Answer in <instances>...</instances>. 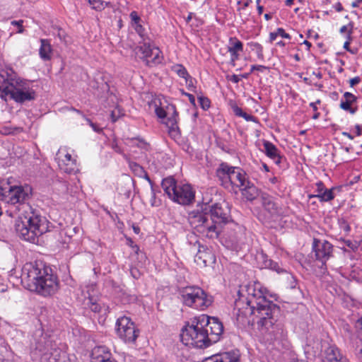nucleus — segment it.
I'll list each match as a JSON object with an SVG mask.
<instances>
[{"label":"nucleus","mask_w":362,"mask_h":362,"mask_svg":"<svg viewBox=\"0 0 362 362\" xmlns=\"http://www.w3.org/2000/svg\"><path fill=\"white\" fill-rule=\"evenodd\" d=\"M88 2L95 10L104 9L107 4L103 0H88Z\"/></svg>","instance_id":"obj_33"},{"label":"nucleus","mask_w":362,"mask_h":362,"mask_svg":"<svg viewBox=\"0 0 362 362\" xmlns=\"http://www.w3.org/2000/svg\"><path fill=\"white\" fill-rule=\"evenodd\" d=\"M356 135L360 136L361 134V127L358 124H357V125H356Z\"/></svg>","instance_id":"obj_63"},{"label":"nucleus","mask_w":362,"mask_h":362,"mask_svg":"<svg viewBox=\"0 0 362 362\" xmlns=\"http://www.w3.org/2000/svg\"><path fill=\"white\" fill-rule=\"evenodd\" d=\"M223 332V326L217 317L202 314L182 328L180 339L185 346L202 349L217 342Z\"/></svg>","instance_id":"obj_2"},{"label":"nucleus","mask_w":362,"mask_h":362,"mask_svg":"<svg viewBox=\"0 0 362 362\" xmlns=\"http://www.w3.org/2000/svg\"><path fill=\"white\" fill-rule=\"evenodd\" d=\"M279 36L277 35V31L275 33H271L269 35V39L271 42L274 41L276 39V37Z\"/></svg>","instance_id":"obj_60"},{"label":"nucleus","mask_w":362,"mask_h":362,"mask_svg":"<svg viewBox=\"0 0 362 362\" xmlns=\"http://www.w3.org/2000/svg\"><path fill=\"white\" fill-rule=\"evenodd\" d=\"M313 251L315 253V259L321 263L319 267L325 273L327 271V262L332 256L333 246L327 240L321 241L314 238L313 243Z\"/></svg>","instance_id":"obj_9"},{"label":"nucleus","mask_w":362,"mask_h":362,"mask_svg":"<svg viewBox=\"0 0 362 362\" xmlns=\"http://www.w3.org/2000/svg\"><path fill=\"white\" fill-rule=\"evenodd\" d=\"M334 8L337 12H341L343 11L344 8L340 2H337L334 6Z\"/></svg>","instance_id":"obj_58"},{"label":"nucleus","mask_w":362,"mask_h":362,"mask_svg":"<svg viewBox=\"0 0 362 362\" xmlns=\"http://www.w3.org/2000/svg\"><path fill=\"white\" fill-rule=\"evenodd\" d=\"M135 326L132 320L126 316L119 317L116 322V331L117 335L119 337V331L127 329L128 328Z\"/></svg>","instance_id":"obj_29"},{"label":"nucleus","mask_w":362,"mask_h":362,"mask_svg":"<svg viewBox=\"0 0 362 362\" xmlns=\"http://www.w3.org/2000/svg\"><path fill=\"white\" fill-rule=\"evenodd\" d=\"M85 305L88 306L93 313H100L101 310L100 304H99L97 300L93 297H89L87 299V301L85 303Z\"/></svg>","instance_id":"obj_32"},{"label":"nucleus","mask_w":362,"mask_h":362,"mask_svg":"<svg viewBox=\"0 0 362 362\" xmlns=\"http://www.w3.org/2000/svg\"><path fill=\"white\" fill-rule=\"evenodd\" d=\"M132 229H133L134 232L136 234H139V232H140V228H139V226H134V225H133V226H132Z\"/></svg>","instance_id":"obj_62"},{"label":"nucleus","mask_w":362,"mask_h":362,"mask_svg":"<svg viewBox=\"0 0 362 362\" xmlns=\"http://www.w3.org/2000/svg\"><path fill=\"white\" fill-rule=\"evenodd\" d=\"M226 78L228 81H231L235 83H238L240 81V76L239 75H235V74L227 75Z\"/></svg>","instance_id":"obj_43"},{"label":"nucleus","mask_w":362,"mask_h":362,"mask_svg":"<svg viewBox=\"0 0 362 362\" xmlns=\"http://www.w3.org/2000/svg\"><path fill=\"white\" fill-rule=\"evenodd\" d=\"M151 205L156 206V205H157L156 203V193L154 192L153 185H151Z\"/></svg>","instance_id":"obj_52"},{"label":"nucleus","mask_w":362,"mask_h":362,"mask_svg":"<svg viewBox=\"0 0 362 362\" xmlns=\"http://www.w3.org/2000/svg\"><path fill=\"white\" fill-rule=\"evenodd\" d=\"M139 336V330L135 326L127 329L119 331V338L126 343H133Z\"/></svg>","instance_id":"obj_26"},{"label":"nucleus","mask_w":362,"mask_h":362,"mask_svg":"<svg viewBox=\"0 0 362 362\" xmlns=\"http://www.w3.org/2000/svg\"><path fill=\"white\" fill-rule=\"evenodd\" d=\"M129 142H133L135 140H138L139 141V144H136V146L141 148H144V149H146L147 150L148 149V144L146 142H144L142 139H127Z\"/></svg>","instance_id":"obj_39"},{"label":"nucleus","mask_w":362,"mask_h":362,"mask_svg":"<svg viewBox=\"0 0 362 362\" xmlns=\"http://www.w3.org/2000/svg\"><path fill=\"white\" fill-rule=\"evenodd\" d=\"M196 80L190 75L185 79V83L189 90H193L195 87Z\"/></svg>","instance_id":"obj_37"},{"label":"nucleus","mask_w":362,"mask_h":362,"mask_svg":"<svg viewBox=\"0 0 362 362\" xmlns=\"http://www.w3.org/2000/svg\"><path fill=\"white\" fill-rule=\"evenodd\" d=\"M129 166L132 171V173L139 177H144L145 178L151 185H152V181L150 179L149 176L148 175L147 173L145 171L144 168L141 166L139 164L135 163V162H129Z\"/></svg>","instance_id":"obj_27"},{"label":"nucleus","mask_w":362,"mask_h":362,"mask_svg":"<svg viewBox=\"0 0 362 362\" xmlns=\"http://www.w3.org/2000/svg\"><path fill=\"white\" fill-rule=\"evenodd\" d=\"M338 224L339 228L344 230L346 233H348L351 230V227L348 221L344 218H340L338 219Z\"/></svg>","instance_id":"obj_34"},{"label":"nucleus","mask_w":362,"mask_h":362,"mask_svg":"<svg viewBox=\"0 0 362 362\" xmlns=\"http://www.w3.org/2000/svg\"><path fill=\"white\" fill-rule=\"evenodd\" d=\"M344 100L342 99L340 103V107L350 112L351 115L355 114L358 108L357 107H352L353 104L356 102L357 98L349 92H346L344 94Z\"/></svg>","instance_id":"obj_19"},{"label":"nucleus","mask_w":362,"mask_h":362,"mask_svg":"<svg viewBox=\"0 0 362 362\" xmlns=\"http://www.w3.org/2000/svg\"><path fill=\"white\" fill-rule=\"evenodd\" d=\"M112 354L105 346H95L91 352V362H106L111 359Z\"/></svg>","instance_id":"obj_18"},{"label":"nucleus","mask_w":362,"mask_h":362,"mask_svg":"<svg viewBox=\"0 0 362 362\" xmlns=\"http://www.w3.org/2000/svg\"><path fill=\"white\" fill-rule=\"evenodd\" d=\"M139 51L142 54L145 65L148 66H156L161 64L163 56L160 55L161 52L158 47H151L147 42L138 47Z\"/></svg>","instance_id":"obj_11"},{"label":"nucleus","mask_w":362,"mask_h":362,"mask_svg":"<svg viewBox=\"0 0 362 362\" xmlns=\"http://www.w3.org/2000/svg\"><path fill=\"white\" fill-rule=\"evenodd\" d=\"M231 178L230 180V185H235L240 189L249 185V179L247 173L241 168L233 167Z\"/></svg>","instance_id":"obj_15"},{"label":"nucleus","mask_w":362,"mask_h":362,"mask_svg":"<svg viewBox=\"0 0 362 362\" xmlns=\"http://www.w3.org/2000/svg\"><path fill=\"white\" fill-rule=\"evenodd\" d=\"M309 76H313L315 78V81H316V79H320L322 77V74L320 71H313L312 74H310Z\"/></svg>","instance_id":"obj_51"},{"label":"nucleus","mask_w":362,"mask_h":362,"mask_svg":"<svg viewBox=\"0 0 362 362\" xmlns=\"http://www.w3.org/2000/svg\"><path fill=\"white\" fill-rule=\"evenodd\" d=\"M350 25H351L353 26V25L351 23H349L348 25H344L342 26L341 28H340V33H346L347 32L349 33V29L351 28V26Z\"/></svg>","instance_id":"obj_55"},{"label":"nucleus","mask_w":362,"mask_h":362,"mask_svg":"<svg viewBox=\"0 0 362 362\" xmlns=\"http://www.w3.org/2000/svg\"><path fill=\"white\" fill-rule=\"evenodd\" d=\"M156 115L161 119L167 118L165 124L169 129V133L171 135H177L179 132L177 125L178 113L174 105H170L165 111L160 107H156L155 110Z\"/></svg>","instance_id":"obj_10"},{"label":"nucleus","mask_w":362,"mask_h":362,"mask_svg":"<svg viewBox=\"0 0 362 362\" xmlns=\"http://www.w3.org/2000/svg\"><path fill=\"white\" fill-rule=\"evenodd\" d=\"M231 108L236 116L243 117L244 112L235 103H231Z\"/></svg>","instance_id":"obj_38"},{"label":"nucleus","mask_w":362,"mask_h":362,"mask_svg":"<svg viewBox=\"0 0 362 362\" xmlns=\"http://www.w3.org/2000/svg\"><path fill=\"white\" fill-rule=\"evenodd\" d=\"M240 190L243 196L248 201H253L259 195L258 189L250 181L249 182V185H245V186L242 187Z\"/></svg>","instance_id":"obj_25"},{"label":"nucleus","mask_w":362,"mask_h":362,"mask_svg":"<svg viewBox=\"0 0 362 362\" xmlns=\"http://www.w3.org/2000/svg\"><path fill=\"white\" fill-rule=\"evenodd\" d=\"M41 46L39 50L40 56L45 60L49 59L52 53V47L48 40L41 39Z\"/></svg>","instance_id":"obj_30"},{"label":"nucleus","mask_w":362,"mask_h":362,"mask_svg":"<svg viewBox=\"0 0 362 362\" xmlns=\"http://www.w3.org/2000/svg\"><path fill=\"white\" fill-rule=\"evenodd\" d=\"M312 85H314L315 86H316L318 88V90H321L322 89V88H323V84L322 83H318L316 82V81H314V83H313Z\"/></svg>","instance_id":"obj_61"},{"label":"nucleus","mask_w":362,"mask_h":362,"mask_svg":"<svg viewBox=\"0 0 362 362\" xmlns=\"http://www.w3.org/2000/svg\"><path fill=\"white\" fill-rule=\"evenodd\" d=\"M198 100L200 106L203 110H207L210 107V100L208 98L204 96H199Z\"/></svg>","instance_id":"obj_35"},{"label":"nucleus","mask_w":362,"mask_h":362,"mask_svg":"<svg viewBox=\"0 0 362 362\" xmlns=\"http://www.w3.org/2000/svg\"><path fill=\"white\" fill-rule=\"evenodd\" d=\"M131 274L134 279H138L140 275L139 272L136 269H132Z\"/></svg>","instance_id":"obj_57"},{"label":"nucleus","mask_w":362,"mask_h":362,"mask_svg":"<svg viewBox=\"0 0 362 362\" xmlns=\"http://www.w3.org/2000/svg\"><path fill=\"white\" fill-rule=\"evenodd\" d=\"M30 189L24 188L22 186H7L0 187V200L10 204L23 203L28 199Z\"/></svg>","instance_id":"obj_8"},{"label":"nucleus","mask_w":362,"mask_h":362,"mask_svg":"<svg viewBox=\"0 0 362 362\" xmlns=\"http://www.w3.org/2000/svg\"><path fill=\"white\" fill-rule=\"evenodd\" d=\"M334 188L329 189H325V191L320 194V195H310L309 197H317L321 202H329L334 198L333 190Z\"/></svg>","instance_id":"obj_31"},{"label":"nucleus","mask_w":362,"mask_h":362,"mask_svg":"<svg viewBox=\"0 0 362 362\" xmlns=\"http://www.w3.org/2000/svg\"><path fill=\"white\" fill-rule=\"evenodd\" d=\"M234 310L238 317L255 315L263 340L272 348L281 350L287 346L286 333L277 322L280 308L267 299L259 284L247 288L245 303L241 299L235 301Z\"/></svg>","instance_id":"obj_1"},{"label":"nucleus","mask_w":362,"mask_h":362,"mask_svg":"<svg viewBox=\"0 0 362 362\" xmlns=\"http://www.w3.org/2000/svg\"><path fill=\"white\" fill-rule=\"evenodd\" d=\"M24 212L16 220L15 229L23 240L35 243L38 237L48 231V221L40 211L29 204L23 206Z\"/></svg>","instance_id":"obj_4"},{"label":"nucleus","mask_w":362,"mask_h":362,"mask_svg":"<svg viewBox=\"0 0 362 362\" xmlns=\"http://www.w3.org/2000/svg\"><path fill=\"white\" fill-rule=\"evenodd\" d=\"M161 186L164 192L169 197V198L172 199L173 195H175V192H176V189L178 186L177 185L175 180L172 177H166L161 182Z\"/></svg>","instance_id":"obj_23"},{"label":"nucleus","mask_w":362,"mask_h":362,"mask_svg":"<svg viewBox=\"0 0 362 362\" xmlns=\"http://www.w3.org/2000/svg\"><path fill=\"white\" fill-rule=\"evenodd\" d=\"M257 11H258V14L259 15H261L263 12V6H260V5H258L257 6Z\"/></svg>","instance_id":"obj_64"},{"label":"nucleus","mask_w":362,"mask_h":362,"mask_svg":"<svg viewBox=\"0 0 362 362\" xmlns=\"http://www.w3.org/2000/svg\"><path fill=\"white\" fill-rule=\"evenodd\" d=\"M172 200L182 205L192 204L194 200V192L190 185H178Z\"/></svg>","instance_id":"obj_12"},{"label":"nucleus","mask_w":362,"mask_h":362,"mask_svg":"<svg viewBox=\"0 0 362 362\" xmlns=\"http://www.w3.org/2000/svg\"><path fill=\"white\" fill-rule=\"evenodd\" d=\"M303 80L308 85H312L315 81V78L312 76H305Z\"/></svg>","instance_id":"obj_49"},{"label":"nucleus","mask_w":362,"mask_h":362,"mask_svg":"<svg viewBox=\"0 0 362 362\" xmlns=\"http://www.w3.org/2000/svg\"><path fill=\"white\" fill-rule=\"evenodd\" d=\"M246 121H255V118L254 116L247 114L244 112L243 117Z\"/></svg>","instance_id":"obj_53"},{"label":"nucleus","mask_w":362,"mask_h":362,"mask_svg":"<svg viewBox=\"0 0 362 362\" xmlns=\"http://www.w3.org/2000/svg\"><path fill=\"white\" fill-rule=\"evenodd\" d=\"M361 4H362V0H355L354 2H352L351 6L353 8H356L358 7Z\"/></svg>","instance_id":"obj_59"},{"label":"nucleus","mask_w":362,"mask_h":362,"mask_svg":"<svg viewBox=\"0 0 362 362\" xmlns=\"http://www.w3.org/2000/svg\"><path fill=\"white\" fill-rule=\"evenodd\" d=\"M0 92L19 103L35 98L30 83L20 78L13 69H0Z\"/></svg>","instance_id":"obj_5"},{"label":"nucleus","mask_w":362,"mask_h":362,"mask_svg":"<svg viewBox=\"0 0 362 362\" xmlns=\"http://www.w3.org/2000/svg\"><path fill=\"white\" fill-rule=\"evenodd\" d=\"M111 119L112 122H115L119 117V110H115L111 112Z\"/></svg>","instance_id":"obj_46"},{"label":"nucleus","mask_w":362,"mask_h":362,"mask_svg":"<svg viewBox=\"0 0 362 362\" xmlns=\"http://www.w3.org/2000/svg\"><path fill=\"white\" fill-rule=\"evenodd\" d=\"M350 26H351V28L349 30V33H347V37H346L347 40L344 42V48L346 49V50H349L350 40H351V35L352 33L353 26L351 25H350Z\"/></svg>","instance_id":"obj_40"},{"label":"nucleus","mask_w":362,"mask_h":362,"mask_svg":"<svg viewBox=\"0 0 362 362\" xmlns=\"http://www.w3.org/2000/svg\"><path fill=\"white\" fill-rule=\"evenodd\" d=\"M263 145L266 155L274 160L276 164L280 163L281 157L279 154V150L277 148L269 141H264Z\"/></svg>","instance_id":"obj_22"},{"label":"nucleus","mask_w":362,"mask_h":362,"mask_svg":"<svg viewBox=\"0 0 362 362\" xmlns=\"http://www.w3.org/2000/svg\"><path fill=\"white\" fill-rule=\"evenodd\" d=\"M28 277L34 286L35 291L42 296H47L54 294L58 289V281L56 276L52 273L49 267L42 262L30 266Z\"/></svg>","instance_id":"obj_6"},{"label":"nucleus","mask_w":362,"mask_h":362,"mask_svg":"<svg viewBox=\"0 0 362 362\" xmlns=\"http://www.w3.org/2000/svg\"><path fill=\"white\" fill-rule=\"evenodd\" d=\"M134 29L136 31V33L139 35V36L141 37V39L145 41L146 40V33H145V28H143V26L140 23H137L136 25H134Z\"/></svg>","instance_id":"obj_36"},{"label":"nucleus","mask_w":362,"mask_h":362,"mask_svg":"<svg viewBox=\"0 0 362 362\" xmlns=\"http://www.w3.org/2000/svg\"><path fill=\"white\" fill-rule=\"evenodd\" d=\"M262 202L264 209L269 213L272 218L283 215V209L274 202L272 197L267 194H262Z\"/></svg>","instance_id":"obj_14"},{"label":"nucleus","mask_w":362,"mask_h":362,"mask_svg":"<svg viewBox=\"0 0 362 362\" xmlns=\"http://www.w3.org/2000/svg\"><path fill=\"white\" fill-rule=\"evenodd\" d=\"M233 167L226 163H221L216 170V175L224 184H230Z\"/></svg>","instance_id":"obj_20"},{"label":"nucleus","mask_w":362,"mask_h":362,"mask_svg":"<svg viewBox=\"0 0 362 362\" xmlns=\"http://www.w3.org/2000/svg\"><path fill=\"white\" fill-rule=\"evenodd\" d=\"M130 18L132 19V21L134 23V25H136L137 23H139L140 17L138 16L136 11L131 12Z\"/></svg>","instance_id":"obj_41"},{"label":"nucleus","mask_w":362,"mask_h":362,"mask_svg":"<svg viewBox=\"0 0 362 362\" xmlns=\"http://www.w3.org/2000/svg\"><path fill=\"white\" fill-rule=\"evenodd\" d=\"M356 355L357 358H358V360L362 361V346L357 347Z\"/></svg>","instance_id":"obj_56"},{"label":"nucleus","mask_w":362,"mask_h":362,"mask_svg":"<svg viewBox=\"0 0 362 362\" xmlns=\"http://www.w3.org/2000/svg\"><path fill=\"white\" fill-rule=\"evenodd\" d=\"M322 362H349L335 346H328L324 352Z\"/></svg>","instance_id":"obj_17"},{"label":"nucleus","mask_w":362,"mask_h":362,"mask_svg":"<svg viewBox=\"0 0 362 362\" xmlns=\"http://www.w3.org/2000/svg\"><path fill=\"white\" fill-rule=\"evenodd\" d=\"M177 74L180 77L185 78V80L189 76L187 69H177Z\"/></svg>","instance_id":"obj_44"},{"label":"nucleus","mask_w":362,"mask_h":362,"mask_svg":"<svg viewBox=\"0 0 362 362\" xmlns=\"http://www.w3.org/2000/svg\"><path fill=\"white\" fill-rule=\"evenodd\" d=\"M179 295L185 305L197 310H204L213 303V297L199 286L183 287L180 289Z\"/></svg>","instance_id":"obj_7"},{"label":"nucleus","mask_w":362,"mask_h":362,"mask_svg":"<svg viewBox=\"0 0 362 362\" xmlns=\"http://www.w3.org/2000/svg\"><path fill=\"white\" fill-rule=\"evenodd\" d=\"M86 121L89 124V125L93 128V129L96 132H100L102 131V129L98 127L96 124H94L90 121V119L86 118Z\"/></svg>","instance_id":"obj_48"},{"label":"nucleus","mask_w":362,"mask_h":362,"mask_svg":"<svg viewBox=\"0 0 362 362\" xmlns=\"http://www.w3.org/2000/svg\"><path fill=\"white\" fill-rule=\"evenodd\" d=\"M361 81V78L358 76L354 77L353 78H351L349 81L350 86L351 87L357 85Z\"/></svg>","instance_id":"obj_50"},{"label":"nucleus","mask_w":362,"mask_h":362,"mask_svg":"<svg viewBox=\"0 0 362 362\" xmlns=\"http://www.w3.org/2000/svg\"><path fill=\"white\" fill-rule=\"evenodd\" d=\"M62 162L65 165L64 168H62V169L67 173H72L77 170L76 160L72 158V156L69 153H66L64 156V159L62 160Z\"/></svg>","instance_id":"obj_28"},{"label":"nucleus","mask_w":362,"mask_h":362,"mask_svg":"<svg viewBox=\"0 0 362 362\" xmlns=\"http://www.w3.org/2000/svg\"><path fill=\"white\" fill-rule=\"evenodd\" d=\"M277 35L283 38L290 39L291 36L289 34L285 33L284 30L281 28L277 29Z\"/></svg>","instance_id":"obj_45"},{"label":"nucleus","mask_w":362,"mask_h":362,"mask_svg":"<svg viewBox=\"0 0 362 362\" xmlns=\"http://www.w3.org/2000/svg\"><path fill=\"white\" fill-rule=\"evenodd\" d=\"M228 52L231 56V61L238 59L239 54L243 51V45L236 37H230L229 40Z\"/></svg>","instance_id":"obj_21"},{"label":"nucleus","mask_w":362,"mask_h":362,"mask_svg":"<svg viewBox=\"0 0 362 362\" xmlns=\"http://www.w3.org/2000/svg\"><path fill=\"white\" fill-rule=\"evenodd\" d=\"M185 95L188 97L189 100L192 105H195V98L193 95L188 93H185Z\"/></svg>","instance_id":"obj_54"},{"label":"nucleus","mask_w":362,"mask_h":362,"mask_svg":"<svg viewBox=\"0 0 362 362\" xmlns=\"http://www.w3.org/2000/svg\"><path fill=\"white\" fill-rule=\"evenodd\" d=\"M188 221L199 233L210 238H216L222 226L231 221L230 207L226 202L211 205L205 204L200 210L191 211Z\"/></svg>","instance_id":"obj_3"},{"label":"nucleus","mask_w":362,"mask_h":362,"mask_svg":"<svg viewBox=\"0 0 362 362\" xmlns=\"http://www.w3.org/2000/svg\"><path fill=\"white\" fill-rule=\"evenodd\" d=\"M205 362H241L240 354L239 350L233 349L207 359Z\"/></svg>","instance_id":"obj_16"},{"label":"nucleus","mask_w":362,"mask_h":362,"mask_svg":"<svg viewBox=\"0 0 362 362\" xmlns=\"http://www.w3.org/2000/svg\"><path fill=\"white\" fill-rule=\"evenodd\" d=\"M22 23H23V21H13L11 22L12 25H15L19 28V30L18 31V33H22L24 31Z\"/></svg>","instance_id":"obj_47"},{"label":"nucleus","mask_w":362,"mask_h":362,"mask_svg":"<svg viewBox=\"0 0 362 362\" xmlns=\"http://www.w3.org/2000/svg\"><path fill=\"white\" fill-rule=\"evenodd\" d=\"M316 187V192L317 193L316 195H320L325 189L324 184L322 182H317Z\"/></svg>","instance_id":"obj_42"},{"label":"nucleus","mask_w":362,"mask_h":362,"mask_svg":"<svg viewBox=\"0 0 362 362\" xmlns=\"http://www.w3.org/2000/svg\"><path fill=\"white\" fill-rule=\"evenodd\" d=\"M257 259L262 262V267L269 268L276 271L277 273H281L284 271V269L280 268L277 262H275L272 259H269L265 254L261 253L258 255Z\"/></svg>","instance_id":"obj_24"},{"label":"nucleus","mask_w":362,"mask_h":362,"mask_svg":"<svg viewBox=\"0 0 362 362\" xmlns=\"http://www.w3.org/2000/svg\"><path fill=\"white\" fill-rule=\"evenodd\" d=\"M194 262L199 267H208L215 263L216 257L211 250L202 247L194 257Z\"/></svg>","instance_id":"obj_13"}]
</instances>
